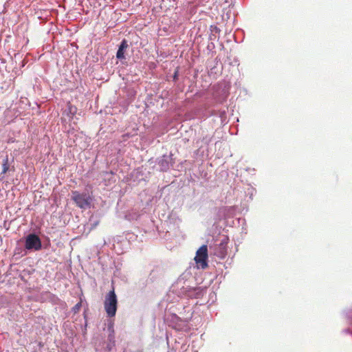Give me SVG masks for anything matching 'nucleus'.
Wrapping results in <instances>:
<instances>
[{
	"label": "nucleus",
	"instance_id": "obj_2",
	"mask_svg": "<svg viewBox=\"0 0 352 352\" xmlns=\"http://www.w3.org/2000/svg\"><path fill=\"white\" fill-rule=\"evenodd\" d=\"M208 247L206 245H203L197 250L195 261L198 267L206 269L208 267Z\"/></svg>",
	"mask_w": 352,
	"mask_h": 352
},
{
	"label": "nucleus",
	"instance_id": "obj_8",
	"mask_svg": "<svg viewBox=\"0 0 352 352\" xmlns=\"http://www.w3.org/2000/svg\"><path fill=\"white\" fill-rule=\"evenodd\" d=\"M2 168H3L2 173L5 174L9 170V164H2Z\"/></svg>",
	"mask_w": 352,
	"mask_h": 352
},
{
	"label": "nucleus",
	"instance_id": "obj_5",
	"mask_svg": "<svg viewBox=\"0 0 352 352\" xmlns=\"http://www.w3.org/2000/svg\"><path fill=\"white\" fill-rule=\"evenodd\" d=\"M128 45L125 40H123L119 47V49L116 54V57L119 59H122L124 58V50L127 47Z\"/></svg>",
	"mask_w": 352,
	"mask_h": 352
},
{
	"label": "nucleus",
	"instance_id": "obj_7",
	"mask_svg": "<svg viewBox=\"0 0 352 352\" xmlns=\"http://www.w3.org/2000/svg\"><path fill=\"white\" fill-rule=\"evenodd\" d=\"M221 246H222V248L220 251L219 254H218V256L220 258H224L226 254V250L224 246H223V243L220 244Z\"/></svg>",
	"mask_w": 352,
	"mask_h": 352
},
{
	"label": "nucleus",
	"instance_id": "obj_9",
	"mask_svg": "<svg viewBox=\"0 0 352 352\" xmlns=\"http://www.w3.org/2000/svg\"><path fill=\"white\" fill-rule=\"evenodd\" d=\"M2 164H9V160H8V156H6L5 159H3Z\"/></svg>",
	"mask_w": 352,
	"mask_h": 352
},
{
	"label": "nucleus",
	"instance_id": "obj_3",
	"mask_svg": "<svg viewBox=\"0 0 352 352\" xmlns=\"http://www.w3.org/2000/svg\"><path fill=\"white\" fill-rule=\"evenodd\" d=\"M72 199L76 206L80 208H87L91 204V197L85 193H80L78 191H72Z\"/></svg>",
	"mask_w": 352,
	"mask_h": 352
},
{
	"label": "nucleus",
	"instance_id": "obj_1",
	"mask_svg": "<svg viewBox=\"0 0 352 352\" xmlns=\"http://www.w3.org/2000/svg\"><path fill=\"white\" fill-rule=\"evenodd\" d=\"M104 307L109 317L111 318L115 316L118 307V300L114 288L105 296Z\"/></svg>",
	"mask_w": 352,
	"mask_h": 352
},
{
	"label": "nucleus",
	"instance_id": "obj_4",
	"mask_svg": "<svg viewBox=\"0 0 352 352\" xmlns=\"http://www.w3.org/2000/svg\"><path fill=\"white\" fill-rule=\"evenodd\" d=\"M25 246L28 250L34 249L38 250L41 248V242L37 235L30 234L26 238Z\"/></svg>",
	"mask_w": 352,
	"mask_h": 352
},
{
	"label": "nucleus",
	"instance_id": "obj_6",
	"mask_svg": "<svg viewBox=\"0 0 352 352\" xmlns=\"http://www.w3.org/2000/svg\"><path fill=\"white\" fill-rule=\"evenodd\" d=\"M81 307H82V302H81V300H80L79 302H78V303H77V304H76V305L72 308V311L74 312V314H76V313H78V312L80 311V309Z\"/></svg>",
	"mask_w": 352,
	"mask_h": 352
}]
</instances>
